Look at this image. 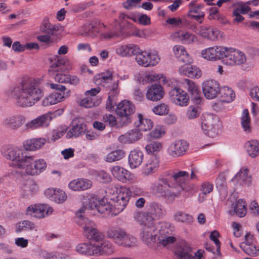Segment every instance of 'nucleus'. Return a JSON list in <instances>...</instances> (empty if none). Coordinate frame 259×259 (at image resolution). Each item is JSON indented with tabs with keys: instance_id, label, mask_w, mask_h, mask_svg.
Masks as SVG:
<instances>
[{
	"instance_id": "f257e3e1",
	"label": "nucleus",
	"mask_w": 259,
	"mask_h": 259,
	"mask_svg": "<svg viewBox=\"0 0 259 259\" xmlns=\"http://www.w3.org/2000/svg\"><path fill=\"white\" fill-rule=\"evenodd\" d=\"M40 78H29L23 80L21 84L10 89L8 96L16 100L17 104L25 107L33 105L43 96L39 85Z\"/></svg>"
},
{
	"instance_id": "f03ea898",
	"label": "nucleus",
	"mask_w": 259,
	"mask_h": 259,
	"mask_svg": "<svg viewBox=\"0 0 259 259\" xmlns=\"http://www.w3.org/2000/svg\"><path fill=\"white\" fill-rule=\"evenodd\" d=\"M84 235L89 240L94 241L95 255L111 254L114 251L112 244L105 239L102 233L98 230L95 224L87 219L83 220Z\"/></svg>"
},
{
	"instance_id": "7ed1b4c3",
	"label": "nucleus",
	"mask_w": 259,
	"mask_h": 259,
	"mask_svg": "<svg viewBox=\"0 0 259 259\" xmlns=\"http://www.w3.org/2000/svg\"><path fill=\"white\" fill-rule=\"evenodd\" d=\"M184 190H188L184 179H161L157 186V192L169 202H173Z\"/></svg>"
},
{
	"instance_id": "20e7f679",
	"label": "nucleus",
	"mask_w": 259,
	"mask_h": 259,
	"mask_svg": "<svg viewBox=\"0 0 259 259\" xmlns=\"http://www.w3.org/2000/svg\"><path fill=\"white\" fill-rule=\"evenodd\" d=\"M108 199L114 203V208L118 212L122 211L126 206L131 195V190L126 187L118 188L109 186L105 190Z\"/></svg>"
},
{
	"instance_id": "39448f33",
	"label": "nucleus",
	"mask_w": 259,
	"mask_h": 259,
	"mask_svg": "<svg viewBox=\"0 0 259 259\" xmlns=\"http://www.w3.org/2000/svg\"><path fill=\"white\" fill-rule=\"evenodd\" d=\"M72 69L71 62L65 58L56 57L55 61L52 63L49 70L51 75H54L56 81L59 83L68 82V75L62 72L68 71Z\"/></svg>"
},
{
	"instance_id": "423d86ee",
	"label": "nucleus",
	"mask_w": 259,
	"mask_h": 259,
	"mask_svg": "<svg viewBox=\"0 0 259 259\" xmlns=\"http://www.w3.org/2000/svg\"><path fill=\"white\" fill-rule=\"evenodd\" d=\"M1 154L6 159L15 161V166L19 168H22L23 163L29 160L23 149L11 145L3 146L1 149Z\"/></svg>"
},
{
	"instance_id": "0eeeda50",
	"label": "nucleus",
	"mask_w": 259,
	"mask_h": 259,
	"mask_svg": "<svg viewBox=\"0 0 259 259\" xmlns=\"http://www.w3.org/2000/svg\"><path fill=\"white\" fill-rule=\"evenodd\" d=\"M50 87L52 89L56 90V91L43 100L42 104L44 106L55 104L70 96V91L67 90L63 85L51 83Z\"/></svg>"
},
{
	"instance_id": "6e6552de",
	"label": "nucleus",
	"mask_w": 259,
	"mask_h": 259,
	"mask_svg": "<svg viewBox=\"0 0 259 259\" xmlns=\"http://www.w3.org/2000/svg\"><path fill=\"white\" fill-rule=\"evenodd\" d=\"M29 158L27 162L23 163L22 169H25L26 175L36 176L42 172L47 167L46 162L43 159H34L32 155H27Z\"/></svg>"
},
{
	"instance_id": "1a4fd4ad",
	"label": "nucleus",
	"mask_w": 259,
	"mask_h": 259,
	"mask_svg": "<svg viewBox=\"0 0 259 259\" xmlns=\"http://www.w3.org/2000/svg\"><path fill=\"white\" fill-rule=\"evenodd\" d=\"M160 228V224L159 226H156L153 222L145 223L140 234L142 241L148 246L151 245L156 241Z\"/></svg>"
},
{
	"instance_id": "9d476101",
	"label": "nucleus",
	"mask_w": 259,
	"mask_h": 259,
	"mask_svg": "<svg viewBox=\"0 0 259 259\" xmlns=\"http://www.w3.org/2000/svg\"><path fill=\"white\" fill-rule=\"evenodd\" d=\"M245 55L238 50L225 48L223 62L227 65H239L246 62Z\"/></svg>"
},
{
	"instance_id": "9b49d317",
	"label": "nucleus",
	"mask_w": 259,
	"mask_h": 259,
	"mask_svg": "<svg viewBox=\"0 0 259 259\" xmlns=\"http://www.w3.org/2000/svg\"><path fill=\"white\" fill-rule=\"evenodd\" d=\"M61 29L60 26L54 25L48 21H45L40 27V30L46 34L37 36V39L49 46H52L54 44L52 36L57 35Z\"/></svg>"
},
{
	"instance_id": "f8f14e48",
	"label": "nucleus",
	"mask_w": 259,
	"mask_h": 259,
	"mask_svg": "<svg viewBox=\"0 0 259 259\" xmlns=\"http://www.w3.org/2000/svg\"><path fill=\"white\" fill-rule=\"evenodd\" d=\"M219 122L217 116L212 114H204L201 125L204 133L209 137H215L218 133Z\"/></svg>"
},
{
	"instance_id": "ddd939ff",
	"label": "nucleus",
	"mask_w": 259,
	"mask_h": 259,
	"mask_svg": "<svg viewBox=\"0 0 259 259\" xmlns=\"http://www.w3.org/2000/svg\"><path fill=\"white\" fill-rule=\"evenodd\" d=\"M115 111L118 116L125 118L120 123L122 126L131 122V116L135 112L136 108L132 102L124 100L117 105Z\"/></svg>"
},
{
	"instance_id": "4468645a",
	"label": "nucleus",
	"mask_w": 259,
	"mask_h": 259,
	"mask_svg": "<svg viewBox=\"0 0 259 259\" xmlns=\"http://www.w3.org/2000/svg\"><path fill=\"white\" fill-rule=\"evenodd\" d=\"M175 253L177 259H203L202 252L198 250L194 256L191 247L185 241H182L178 245Z\"/></svg>"
},
{
	"instance_id": "2eb2a0df",
	"label": "nucleus",
	"mask_w": 259,
	"mask_h": 259,
	"mask_svg": "<svg viewBox=\"0 0 259 259\" xmlns=\"http://www.w3.org/2000/svg\"><path fill=\"white\" fill-rule=\"evenodd\" d=\"M135 55L137 63L144 67L154 66L160 61V58L156 52L142 51L139 48L138 53Z\"/></svg>"
},
{
	"instance_id": "dca6fc26",
	"label": "nucleus",
	"mask_w": 259,
	"mask_h": 259,
	"mask_svg": "<svg viewBox=\"0 0 259 259\" xmlns=\"http://www.w3.org/2000/svg\"><path fill=\"white\" fill-rule=\"evenodd\" d=\"M102 199L99 198L97 195L94 194H90L87 196L86 198L82 201L84 207L79 209L77 212L76 215L79 218L80 221L81 222V225L84 227L83 219H87L86 218H82V213H84L85 210L89 209L93 210L96 212L97 208L100 204V201Z\"/></svg>"
},
{
	"instance_id": "f3484780",
	"label": "nucleus",
	"mask_w": 259,
	"mask_h": 259,
	"mask_svg": "<svg viewBox=\"0 0 259 259\" xmlns=\"http://www.w3.org/2000/svg\"><path fill=\"white\" fill-rule=\"evenodd\" d=\"M53 208L47 204L31 205L26 209V214L37 219H41L52 213Z\"/></svg>"
},
{
	"instance_id": "a211bd4d",
	"label": "nucleus",
	"mask_w": 259,
	"mask_h": 259,
	"mask_svg": "<svg viewBox=\"0 0 259 259\" xmlns=\"http://www.w3.org/2000/svg\"><path fill=\"white\" fill-rule=\"evenodd\" d=\"M52 119V117L50 113L41 115L26 123L24 126V131L47 127L49 125Z\"/></svg>"
},
{
	"instance_id": "6ab92c4d",
	"label": "nucleus",
	"mask_w": 259,
	"mask_h": 259,
	"mask_svg": "<svg viewBox=\"0 0 259 259\" xmlns=\"http://www.w3.org/2000/svg\"><path fill=\"white\" fill-rule=\"evenodd\" d=\"M169 100L176 105L186 106L189 98L187 93L178 88L171 89L169 92Z\"/></svg>"
},
{
	"instance_id": "aec40b11",
	"label": "nucleus",
	"mask_w": 259,
	"mask_h": 259,
	"mask_svg": "<svg viewBox=\"0 0 259 259\" xmlns=\"http://www.w3.org/2000/svg\"><path fill=\"white\" fill-rule=\"evenodd\" d=\"M87 130V125L84 119L74 118L72 122L71 127L67 133L66 137L70 139L73 137H79L84 133Z\"/></svg>"
},
{
	"instance_id": "412c9836",
	"label": "nucleus",
	"mask_w": 259,
	"mask_h": 259,
	"mask_svg": "<svg viewBox=\"0 0 259 259\" xmlns=\"http://www.w3.org/2000/svg\"><path fill=\"white\" fill-rule=\"evenodd\" d=\"M189 144L182 140L175 141L167 148L168 154L172 157H178L185 154L188 149Z\"/></svg>"
},
{
	"instance_id": "4be33fe9",
	"label": "nucleus",
	"mask_w": 259,
	"mask_h": 259,
	"mask_svg": "<svg viewBox=\"0 0 259 259\" xmlns=\"http://www.w3.org/2000/svg\"><path fill=\"white\" fill-rule=\"evenodd\" d=\"M202 87L204 96L208 99H213L219 94L220 85L216 80H207L203 83Z\"/></svg>"
},
{
	"instance_id": "5701e85b",
	"label": "nucleus",
	"mask_w": 259,
	"mask_h": 259,
	"mask_svg": "<svg viewBox=\"0 0 259 259\" xmlns=\"http://www.w3.org/2000/svg\"><path fill=\"white\" fill-rule=\"evenodd\" d=\"M170 226L169 224L162 222L160 224V230L158 232L157 236V240L159 244L166 246L167 244L172 243L176 239L174 236L169 235L168 227Z\"/></svg>"
},
{
	"instance_id": "b1692460",
	"label": "nucleus",
	"mask_w": 259,
	"mask_h": 259,
	"mask_svg": "<svg viewBox=\"0 0 259 259\" xmlns=\"http://www.w3.org/2000/svg\"><path fill=\"white\" fill-rule=\"evenodd\" d=\"M147 214L150 220H158L162 218L165 214V210L162 206L157 202H152L146 206Z\"/></svg>"
},
{
	"instance_id": "393cba45",
	"label": "nucleus",
	"mask_w": 259,
	"mask_h": 259,
	"mask_svg": "<svg viewBox=\"0 0 259 259\" xmlns=\"http://www.w3.org/2000/svg\"><path fill=\"white\" fill-rule=\"evenodd\" d=\"M26 121L24 115L17 114L6 117L3 120V124L13 130H17L22 126Z\"/></svg>"
},
{
	"instance_id": "a878e982",
	"label": "nucleus",
	"mask_w": 259,
	"mask_h": 259,
	"mask_svg": "<svg viewBox=\"0 0 259 259\" xmlns=\"http://www.w3.org/2000/svg\"><path fill=\"white\" fill-rule=\"evenodd\" d=\"M225 48L222 47H212L203 50L201 55L203 58L208 60H216L222 59L224 55Z\"/></svg>"
},
{
	"instance_id": "bb28decb",
	"label": "nucleus",
	"mask_w": 259,
	"mask_h": 259,
	"mask_svg": "<svg viewBox=\"0 0 259 259\" xmlns=\"http://www.w3.org/2000/svg\"><path fill=\"white\" fill-rule=\"evenodd\" d=\"M253 236L250 234L245 236V241L240 244L243 251L249 255L257 256L259 255V247L256 246L252 242Z\"/></svg>"
},
{
	"instance_id": "cd10ccee",
	"label": "nucleus",
	"mask_w": 259,
	"mask_h": 259,
	"mask_svg": "<svg viewBox=\"0 0 259 259\" xmlns=\"http://www.w3.org/2000/svg\"><path fill=\"white\" fill-rule=\"evenodd\" d=\"M44 194L47 197L58 204L63 203L67 198L65 192L60 189L48 188L45 191Z\"/></svg>"
},
{
	"instance_id": "c85d7f7f",
	"label": "nucleus",
	"mask_w": 259,
	"mask_h": 259,
	"mask_svg": "<svg viewBox=\"0 0 259 259\" xmlns=\"http://www.w3.org/2000/svg\"><path fill=\"white\" fill-rule=\"evenodd\" d=\"M164 93L163 88L160 85L154 84L148 87L146 97L149 100L157 101L163 98Z\"/></svg>"
},
{
	"instance_id": "c756f323",
	"label": "nucleus",
	"mask_w": 259,
	"mask_h": 259,
	"mask_svg": "<svg viewBox=\"0 0 259 259\" xmlns=\"http://www.w3.org/2000/svg\"><path fill=\"white\" fill-rule=\"evenodd\" d=\"M92 182L89 179H73L69 182L68 187L72 191H83L89 189Z\"/></svg>"
},
{
	"instance_id": "7c9ffc66",
	"label": "nucleus",
	"mask_w": 259,
	"mask_h": 259,
	"mask_svg": "<svg viewBox=\"0 0 259 259\" xmlns=\"http://www.w3.org/2000/svg\"><path fill=\"white\" fill-rule=\"evenodd\" d=\"M142 134L138 128L133 129L129 131L124 135L119 137L118 140L122 143H133L140 140Z\"/></svg>"
},
{
	"instance_id": "2f4dec72",
	"label": "nucleus",
	"mask_w": 259,
	"mask_h": 259,
	"mask_svg": "<svg viewBox=\"0 0 259 259\" xmlns=\"http://www.w3.org/2000/svg\"><path fill=\"white\" fill-rule=\"evenodd\" d=\"M232 209L229 210L231 215L236 214L240 218L245 217L247 213L246 203L243 199H239L232 204Z\"/></svg>"
},
{
	"instance_id": "473e14b6",
	"label": "nucleus",
	"mask_w": 259,
	"mask_h": 259,
	"mask_svg": "<svg viewBox=\"0 0 259 259\" xmlns=\"http://www.w3.org/2000/svg\"><path fill=\"white\" fill-rule=\"evenodd\" d=\"M46 143L44 138H32L25 141L23 146L25 150L33 151L41 148Z\"/></svg>"
},
{
	"instance_id": "72a5a7b5",
	"label": "nucleus",
	"mask_w": 259,
	"mask_h": 259,
	"mask_svg": "<svg viewBox=\"0 0 259 259\" xmlns=\"http://www.w3.org/2000/svg\"><path fill=\"white\" fill-rule=\"evenodd\" d=\"M181 74L186 75L191 78H199L201 76V71L197 67L185 64L179 68Z\"/></svg>"
},
{
	"instance_id": "f704fd0d",
	"label": "nucleus",
	"mask_w": 259,
	"mask_h": 259,
	"mask_svg": "<svg viewBox=\"0 0 259 259\" xmlns=\"http://www.w3.org/2000/svg\"><path fill=\"white\" fill-rule=\"evenodd\" d=\"M125 232L121 228L112 227L107 230L106 235L108 238L112 239L116 244L119 245Z\"/></svg>"
},
{
	"instance_id": "c9c22d12",
	"label": "nucleus",
	"mask_w": 259,
	"mask_h": 259,
	"mask_svg": "<svg viewBox=\"0 0 259 259\" xmlns=\"http://www.w3.org/2000/svg\"><path fill=\"white\" fill-rule=\"evenodd\" d=\"M143 153L140 150H132L128 156V163L132 168H135L141 165L143 159Z\"/></svg>"
},
{
	"instance_id": "e433bc0d",
	"label": "nucleus",
	"mask_w": 259,
	"mask_h": 259,
	"mask_svg": "<svg viewBox=\"0 0 259 259\" xmlns=\"http://www.w3.org/2000/svg\"><path fill=\"white\" fill-rule=\"evenodd\" d=\"M138 51L139 46L134 44L121 46L116 50V53L122 57L135 55Z\"/></svg>"
},
{
	"instance_id": "4c0bfd02",
	"label": "nucleus",
	"mask_w": 259,
	"mask_h": 259,
	"mask_svg": "<svg viewBox=\"0 0 259 259\" xmlns=\"http://www.w3.org/2000/svg\"><path fill=\"white\" fill-rule=\"evenodd\" d=\"M173 51L175 55L180 61L185 64L191 62L192 59L183 46L176 45L174 47Z\"/></svg>"
},
{
	"instance_id": "58836bf2",
	"label": "nucleus",
	"mask_w": 259,
	"mask_h": 259,
	"mask_svg": "<svg viewBox=\"0 0 259 259\" xmlns=\"http://www.w3.org/2000/svg\"><path fill=\"white\" fill-rule=\"evenodd\" d=\"M219 33L220 31L218 29L205 26H201L198 32L199 35L211 40L217 39Z\"/></svg>"
},
{
	"instance_id": "ea45409f",
	"label": "nucleus",
	"mask_w": 259,
	"mask_h": 259,
	"mask_svg": "<svg viewBox=\"0 0 259 259\" xmlns=\"http://www.w3.org/2000/svg\"><path fill=\"white\" fill-rule=\"evenodd\" d=\"M76 251L82 255H95L94 243L84 242L78 244L75 247Z\"/></svg>"
},
{
	"instance_id": "a19ab883",
	"label": "nucleus",
	"mask_w": 259,
	"mask_h": 259,
	"mask_svg": "<svg viewBox=\"0 0 259 259\" xmlns=\"http://www.w3.org/2000/svg\"><path fill=\"white\" fill-rule=\"evenodd\" d=\"M248 155L251 158H254L259 155V142L256 140H251L247 141L244 145Z\"/></svg>"
},
{
	"instance_id": "79ce46f5",
	"label": "nucleus",
	"mask_w": 259,
	"mask_h": 259,
	"mask_svg": "<svg viewBox=\"0 0 259 259\" xmlns=\"http://www.w3.org/2000/svg\"><path fill=\"white\" fill-rule=\"evenodd\" d=\"M135 124L140 131H147L150 130L153 126L152 120L144 118L141 114H138V120L135 122Z\"/></svg>"
},
{
	"instance_id": "37998d69",
	"label": "nucleus",
	"mask_w": 259,
	"mask_h": 259,
	"mask_svg": "<svg viewBox=\"0 0 259 259\" xmlns=\"http://www.w3.org/2000/svg\"><path fill=\"white\" fill-rule=\"evenodd\" d=\"M158 80H161V81L163 83H166V78L163 74H156L153 73H147L145 74H142L140 78L138 79V81L140 83H142L143 84L149 82L153 81H156Z\"/></svg>"
},
{
	"instance_id": "c03bdc74",
	"label": "nucleus",
	"mask_w": 259,
	"mask_h": 259,
	"mask_svg": "<svg viewBox=\"0 0 259 259\" xmlns=\"http://www.w3.org/2000/svg\"><path fill=\"white\" fill-rule=\"evenodd\" d=\"M159 166L158 160L154 157L150 159L143 167V172L145 176H148L155 172Z\"/></svg>"
},
{
	"instance_id": "a18cd8bd",
	"label": "nucleus",
	"mask_w": 259,
	"mask_h": 259,
	"mask_svg": "<svg viewBox=\"0 0 259 259\" xmlns=\"http://www.w3.org/2000/svg\"><path fill=\"white\" fill-rule=\"evenodd\" d=\"M219 94L221 95V101L229 103L234 100L235 95L234 91L227 87H224L220 89Z\"/></svg>"
},
{
	"instance_id": "49530a36",
	"label": "nucleus",
	"mask_w": 259,
	"mask_h": 259,
	"mask_svg": "<svg viewBox=\"0 0 259 259\" xmlns=\"http://www.w3.org/2000/svg\"><path fill=\"white\" fill-rule=\"evenodd\" d=\"M112 209L113 207L112 205L108 203L104 199H102L96 211L100 214H104V217H107L110 215H112Z\"/></svg>"
},
{
	"instance_id": "de8ad7c7",
	"label": "nucleus",
	"mask_w": 259,
	"mask_h": 259,
	"mask_svg": "<svg viewBox=\"0 0 259 259\" xmlns=\"http://www.w3.org/2000/svg\"><path fill=\"white\" fill-rule=\"evenodd\" d=\"M23 184L24 191L27 193L26 196L36 192L38 190L37 184L33 179H24Z\"/></svg>"
},
{
	"instance_id": "09e8293b",
	"label": "nucleus",
	"mask_w": 259,
	"mask_h": 259,
	"mask_svg": "<svg viewBox=\"0 0 259 259\" xmlns=\"http://www.w3.org/2000/svg\"><path fill=\"white\" fill-rule=\"evenodd\" d=\"M111 172L115 178H127L133 176L131 172L119 166H113L111 169Z\"/></svg>"
},
{
	"instance_id": "8fccbe9b",
	"label": "nucleus",
	"mask_w": 259,
	"mask_h": 259,
	"mask_svg": "<svg viewBox=\"0 0 259 259\" xmlns=\"http://www.w3.org/2000/svg\"><path fill=\"white\" fill-rule=\"evenodd\" d=\"M136 243L137 239L132 235L125 232L119 245L125 247H130L136 245Z\"/></svg>"
},
{
	"instance_id": "3c124183",
	"label": "nucleus",
	"mask_w": 259,
	"mask_h": 259,
	"mask_svg": "<svg viewBox=\"0 0 259 259\" xmlns=\"http://www.w3.org/2000/svg\"><path fill=\"white\" fill-rule=\"evenodd\" d=\"M177 36L184 44H190L197 41V37L188 32H180L178 33Z\"/></svg>"
},
{
	"instance_id": "603ef678",
	"label": "nucleus",
	"mask_w": 259,
	"mask_h": 259,
	"mask_svg": "<svg viewBox=\"0 0 259 259\" xmlns=\"http://www.w3.org/2000/svg\"><path fill=\"white\" fill-rule=\"evenodd\" d=\"M189 173L186 171H178L170 169L165 171L162 177L164 178H180L181 177H188Z\"/></svg>"
},
{
	"instance_id": "864d4df0",
	"label": "nucleus",
	"mask_w": 259,
	"mask_h": 259,
	"mask_svg": "<svg viewBox=\"0 0 259 259\" xmlns=\"http://www.w3.org/2000/svg\"><path fill=\"white\" fill-rule=\"evenodd\" d=\"M241 123L242 127L245 132L250 133L251 132L250 118L247 109H245L243 111L242 115L241 117Z\"/></svg>"
},
{
	"instance_id": "5fc2aeb1",
	"label": "nucleus",
	"mask_w": 259,
	"mask_h": 259,
	"mask_svg": "<svg viewBox=\"0 0 259 259\" xmlns=\"http://www.w3.org/2000/svg\"><path fill=\"white\" fill-rule=\"evenodd\" d=\"M35 224L28 220H25L22 222H19L17 224L16 226V232H20L24 230H35Z\"/></svg>"
},
{
	"instance_id": "6e6d98bb",
	"label": "nucleus",
	"mask_w": 259,
	"mask_h": 259,
	"mask_svg": "<svg viewBox=\"0 0 259 259\" xmlns=\"http://www.w3.org/2000/svg\"><path fill=\"white\" fill-rule=\"evenodd\" d=\"M124 156V152L122 150H116L108 154L106 156V160L112 162L121 159Z\"/></svg>"
},
{
	"instance_id": "4d7b16f0",
	"label": "nucleus",
	"mask_w": 259,
	"mask_h": 259,
	"mask_svg": "<svg viewBox=\"0 0 259 259\" xmlns=\"http://www.w3.org/2000/svg\"><path fill=\"white\" fill-rule=\"evenodd\" d=\"M113 78L112 73L109 71L98 74L94 77L96 83H108Z\"/></svg>"
},
{
	"instance_id": "13d9d810",
	"label": "nucleus",
	"mask_w": 259,
	"mask_h": 259,
	"mask_svg": "<svg viewBox=\"0 0 259 259\" xmlns=\"http://www.w3.org/2000/svg\"><path fill=\"white\" fill-rule=\"evenodd\" d=\"M181 84H182L183 87L187 89L188 92L191 95L195 94L196 92L199 91L198 90V87L195 84V83L189 79H183L181 82Z\"/></svg>"
},
{
	"instance_id": "bf43d9fd",
	"label": "nucleus",
	"mask_w": 259,
	"mask_h": 259,
	"mask_svg": "<svg viewBox=\"0 0 259 259\" xmlns=\"http://www.w3.org/2000/svg\"><path fill=\"white\" fill-rule=\"evenodd\" d=\"M252 2H248L245 3L242 2H238L236 4V8L233 10L234 12L238 13L239 14H246L251 10L250 8L248 6Z\"/></svg>"
},
{
	"instance_id": "052dcab7",
	"label": "nucleus",
	"mask_w": 259,
	"mask_h": 259,
	"mask_svg": "<svg viewBox=\"0 0 259 259\" xmlns=\"http://www.w3.org/2000/svg\"><path fill=\"white\" fill-rule=\"evenodd\" d=\"M118 93L117 89H113L109 93V95L107 100L106 105V108L107 110L110 111L113 109L116 105V102L114 101L116 95Z\"/></svg>"
},
{
	"instance_id": "680f3d73",
	"label": "nucleus",
	"mask_w": 259,
	"mask_h": 259,
	"mask_svg": "<svg viewBox=\"0 0 259 259\" xmlns=\"http://www.w3.org/2000/svg\"><path fill=\"white\" fill-rule=\"evenodd\" d=\"M162 148V145L159 141H152L147 144L145 147L146 151L148 153H154L158 152L161 150Z\"/></svg>"
},
{
	"instance_id": "e2e57ef3",
	"label": "nucleus",
	"mask_w": 259,
	"mask_h": 259,
	"mask_svg": "<svg viewBox=\"0 0 259 259\" xmlns=\"http://www.w3.org/2000/svg\"><path fill=\"white\" fill-rule=\"evenodd\" d=\"M165 134L164 128L162 126L157 125L154 130L148 135V138L150 139H159Z\"/></svg>"
},
{
	"instance_id": "0e129e2a",
	"label": "nucleus",
	"mask_w": 259,
	"mask_h": 259,
	"mask_svg": "<svg viewBox=\"0 0 259 259\" xmlns=\"http://www.w3.org/2000/svg\"><path fill=\"white\" fill-rule=\"evenodd\" d=\"M102 121L111 127L117 125V121L115 116L111 114H106L102 117Z\"/></svg>"
},
{
	"instance_id": "69168bd1",
	"label": "nucleus",
	"mask_w": 259,
	"mask_h": 259,
	"mask_svg": "<svg viewBox=\"0 0 259 259\" xmlns=\"http://www.w3.org/2000/svg\"><path fill=\"white\" fill-rule=\"evenodd\" d=\"M175 219L176 221L182 223H189L192 221L191 216L182 211L176 212L175 215Z\"/></svg>"
},
{
	"instance_id": "338daca9",
	"label": "nucleus",
	"mask_w": 259,
	"mask_h": 259,
	"mask_svg": "<svg viewBox=\"0 0 259 259\" xmlns=\"http://www.w3.org/2000/svg\"><path fill=\"white\" fill-rule=\"evenodd\" d=\"M200 113V109L198 106H190L187 112V117L190 119H194L198 117Z\"/></svg>"
},
{
	"instance_id": "774afa93",
	"label": "nucleus",
	"mask_w": 259,
	"mask_h": 259,
	"mask_svg": "<svg viewBox=\"0 0 259 259\" xmlns=\"http://www.w3.org/2000/svg\"><path fill=\"white\" fill-rule=\"evenodd\" d=\"M152 110L157 115H163L168 113L169 108L167 105L162 103L155 106Z\"/></svg>"
}]
</instances>
